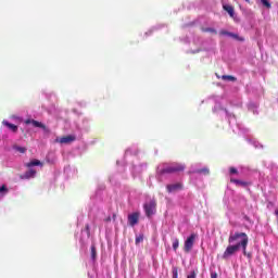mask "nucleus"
Listing matches in <instances>:
<instances>
[{"instance_id": "4be33fe9", "label": "nucleus", "mask_w": 278, "mask_h": 278, "mask_svg": "<svg viewBox=\"0 0 278 278\" xmlns=\"http://www.w3.org/2000/svg\"><path fill=\"white\" fill-rule=\"evenodd\" d=\"M262 5H264V8H267V10H270L271 4L268 0H261Z\"/></svg>"}, {"instance_id": "a211bd4d", "label": "nucleus", "mask_w": 278, "mask_h": 278, "mask_svg": "<svg viewBox=\"0 0 278 278\" xmlns=\"http://www.w3.org/2000/svg\"><path fill=\"white\" fill-rule=\"evenodd\" d=\"M143 241H144V235H139L135 239V244L138 245L140 242H143Z\"/></svg>"}, {"instance_id": "7c9ffc66", "label": "nucleus", "mask_w": 278, "mask_h": 278, "mask_svg": "<svg viewBox=\"0 0 278 278\" xmlns=\"http://www.w3.org/2000/svg\"><path fill=\"white\" fill-rule=\"evenodd\" d=\"M110 220H112V217H108V218L105 219V223H110Z\"/></svg>"}, {"instance_id": "c756f323", "label": "nucleus", "mask_w": 278, "mask_h": 278, "mask_svg": "<svg viewBox=\"0 0 278 278\" xmlns=\"http://www.w3.org/2000/svg\"><path fill=\"white\" fill-rule=\"evenodd\" d=\"M242 251H243V255H248V257L251 256V254H248V253H247V247H245L244 249H242Z\"/></svg>"}, {"instance_id": "b1692460", "label": "nucleus", "mask_w": 278, "mask_h": 278, "mask_svg": "<svg viewBox=\"0 0 278 278\" xmlns=\"http://www.w3.org/2000/svg\"><path fill=\"white\" fill-rule=\"evenodd\" d=\"M173 249L174 251H177V249H179V239H175L173 242Z\"/></svg>"}, {"instance_id": "dca6fc26", "label": "nucleus", "mask_w": 278, "mask_h": 278, "mask_svg": "<svg viewBox=\"0 0 278 278\" xmlns=\"http://www.w3.org/2000/svg\"><path fill=\"white\" fill-rule=\"evenodd\" d=\"M229 37L230 38H235V40H239L240 42H244V38L243 37H239L237 34L230 33Z\"/></svg>"}, {"instance_id": "5701e85b", "label": "nucleus", "mask_w": 278, "mask_h": 278, "mask_svg": "<svg viewBox=\"0 0 278 278\" xmlns=\"http://www.w3.org/2000/svg\"><path fill=\"white\" fill-rule=\"evenodd\" d=\"M202 31H204L205 34H207V33H208V34H218V33L216 31V29L210 28V27L203 28Z\"/></svg>"}, {"instance_id": "39448f33", "label": "nucleus", "mask_w": 278, "mask_h": 278, "mask_svg": "<svg viewBox=\"0 0 278 278\" xmlns=\"http://www.w3.org/2000/svg\"><path fill=\"white\" fill-rule=\"evenodd\" d=\"M139 220H140V213H132L128 215V224L130 225V227H136Z\"/></svg>"}, {"instance_id": "aec40b11", "label": "nucleus", "mask_w": 278, "mask_h": 278, "mask_svg": "<svg viewBox=\"0 0 278 278\" xmlns=\"http://www.w3.org/2000/svg\"><path fill=\"white\" fill-rule=\"evenodd\" d=\"M172 278H179V269L177 267L172 268Z\"/></svg>"}, {"instance_id": "cd10ccee", "label": "nucleus", "mask_w": 278, "mask_h": 278, "mask_svg": "<svg viewBox=\"0 0 278 278\" xmlns=\"http://www.w3.org/2000/svg\"><path fill=\"white\" fill-rule=\"evenodd\" d=\"M1 192H8V187H5V185L0 187V194H1Z\"/></svg>"}, {"instance_id": "2eb2a0df", "label": "nucleus", "mask_w": 278, "mask_h": 278, "mask_svg": "<svg viewBox=\"0 0 278 278\" xmlns=\"http://www.w3.org/2000/svg\"><path fill=\"white\" fill-rule=\"evenodd\" d=\"M14 151H17L18 153H27V148L20 147V146H13Z\"/></svg>"}, {"instance_id": "ddd939ff", "label": "nucleus", "mask_w": 278, "mask_h": 278, "mask_svg": "<svg viewBox=\"0 0 278 278\" xmlns=\"http://www.w3.org/2000/svg\"><path fill=\"white\" fill-rule=\"evenodd\" d=\"M223 81H238V78L231 75H223L222 76Z\"/></svg>"}, {"instance_id": "473e14b6", "label": "nucleus", "mask_w": 278, "mask_h": 278, "mask_svg": "<svg viewBox=\"0 0 278 278\" xmlns=\"http://www.w3.org/2000/svg\"><path fill=\"white\" fill-rule=\"evenodd\" d=\"M22 179H25V175L22 176Z\"/></svg>"}, {"instance_id": "6e6552de", "label": "nucleus", "mask_w": 278, "mask_h": 278, "mask_svg": "<svg viewBox=\"0 0 278 278\" xmlns=\"http://www.w3.org/2000/svg\"><path fill=\"white\" fill-rule=\"evenodd\" d=\"M26 125L33 124L34 127H39L40 129H47V126L36 119H26Z\"/></svg>"}, {"instance_id": "4468645a", "label": "nucleus", "mask_w": 278, "mask_h": 278, "mask_svg": "<svg viewBox=\"0 0 278 278\" xmlns=\"http://www.w3.org/2000/svg\"><path fill=\"white\" fill-rule=\"evenodd\" d=\"M195 173L198 175H210V168L203 167V168L197 169Z\"/></svg>"}, {"instance_id": "f257e3e1", "label": "nucleus", "mask_w": 278, "mask_h": 278, "mask_svg": "<svg viewBox=\"0 0 278 278\" xmlns=\"http://www.w3.org/2000/svg\"><path fill=\"white\" fill-rule=\"evenodd\" d=\"M229 245L223 253V260H229L232 255H236L240 249H245L249 247V235L245 232H230L228 237Z\"/></svg>"}, {"instance_id": "f03ea898", "label": "nucleus", "mask_w": 278, "mask_h": 278, "mask_svg": "<svg viewBox=\"0 0 278 278\" xmlns=\"http://www.w3.org/2000/svg\"><path fill=\"white\" fill-rule=\"evenodd\" d=\"M186 170V165L180 163H174L163 169H161L159 173L160 175H173L175 173H184Z\"/></svg>"}, {"instance_id": "20e7f679", "label": "nucleus", "mask_w": 278, "mask_h": 278, "mask_svg": "<svg viewBox=\"0 0 278 278\" xmlns=\"http://www.w3.org/2000/svg\"><path fill=\"white\" fill-rule=\"evenodd\" d=\"M197 240V233H191L187 240L185 241V253H190L192 251V247H194V241Z\"/></svg>"}, {"instance_id": "412c9836", "label": "nucleus", "mask_w": 278, "mask_h": 278, "mask_svg": "<svg viewBox=\"0 0 278 278\" xmlns=\"http://www.w3.org/2000/svg\"><path fill=\"white\" fill-rule=\"evenodd\" d=\"M26 177L27 179H29V177H36V169H30L28 172H26Z\"/></svg>"}, {"instance_id": "72a5a7b5", "label": "nucleus", "mask_w": 278, "mask_h": 278, "mask_svg": "<svg viewBox=\"0 0 278 278\" xmlns=\"http://www.w3.org/2000/svg\"><path fill=\"white\" fill-rule=\"evenodd\" d=\"M247 1V3H250V0H245Z\"/></svg>"}, {"instance_id": "7ed1b4c3", "label": "nucleus", "mask_w": 278, "mask_h": 278, "mask_svg": "<svg viewBox=\"0 0 278 278\" xmlns=\"http://www.w3.org/2000/svg\"><path fill=\"white\" fill-rule=\"evenodd\" d=\"M143 210L146 212V216L151 218L157 212V201L155 199L150 200L149 202L143 204Z\"/></svg>"}, {"instance_id": "9b49d317", "label": "nucleus", "mask_w": 278, "mask_h": 278, "mask_svg": "<svg viewBox=\"0 0 278 278\" xmlns=\"http://www.w3.org/2000/svg\"><path fill=\"white\" fill-rule=\"evenodd\" d=\"M230 184H236V186H243V187L249 186V182L242 181V180H238L236 178H231L230 179Z\"/></svg>"}, {"instance_id": "423d86ee", "label": "nucleus", "mask_w": 278, "mask_h": 278, "mask_svg": "<svg viewBox=\"0 0 278 278\" xmlns=\"http://www.w3.org/2000/svg\"><path fill=\"white\" fill-rule=\"evenodd\" d=\"M166 190L167 192H178V190H184V184L181 182H176V184H172V185H167L166 186Z\"/></svg>"}, {"instance_id": "f3484780", "label": "nucleus", "mask_w": 278, "mask_h": 278, "mask_svg": "<svg viewBox=\"0 0 278 278\" xmlns=\"http://www.w3.org/2000/svg\"><path fill=\"white\" fill-rule=\"evenodd\" d=\"M229 37L230 38H235V40H239L240 42H244V38L243 37H239L237 34L230 33Z\"/></svg>"}, {"instance_id": "1a4fd4ad", "label": "nucleus", "mask_w": 278, "mask_h": 278, "mask_svg": "<svg viewBox=\"0 0 278 278\" xmlns=\"http://www.w3.org/2000/svg\"><path fill=\"white\" fill-rule=\"evenodd\" d=\"M223 9L225 10V12H227L229 14V16L231 18H233V16L236 15V12H235L233 7L231 4H224Z\"/></svg>"}, {"instance_id": "bb28decb", "label": "nucleus", "mask_w": 278, "mask_h": 278, "mask_svg": "<svg viewBox=\"0 0 278 278\" xmlns=\"http://www.w3.org/2000/svg\"><path fill=\"white\" fill-rule=\"evenodd\" d=\"M231 33L227 31V30H220L219 31V36H229Z\"/></svg>"}, {"instance_id": "c85d7f7f", "label": "nucleus", "mask_w": 278, "mask_h": 278, "mask_svg": "<svg viewBox=\"0 0 278 278\" xmlns=\"http://www.w3.org/2000/svg\"><path fill=\"white\" fill-rule=\"evenodd\" d=\"M211 278H218V274L216 271L211 273Z\"/></svg>"}, {"instance_id": "a878e982", "label": "nucleus", "mask_w": 278, "mask_h": 278, "mask_svg": "<svg viewBox=\"0 0 278 278\" xmlns=\"http://www.w3.org/2000/svg\"><path fill=\"white\" fill-rule=\"evenodd\" d=\"M187 278H197V271L195 270H192L188 276Z\"/></svg>"}, {"instance_id": "393cba45", "label": "nucleus", "mask_w": 278, "mask_h": 278, "mask_svg": "<svg viewBox=\"0 0 278 278\" xmlns=\"http://www.w3.org/2000/svg\"><path fill=\"white\" fill-rule=\"evenodd\" d=\"M229 173L230 175H238V169L236 167H230Z\"/></svg>"}, {"instance_id": "2f4dec72", "label": "nucleus", "mask_w": 278, "mask_h": 278, "mask_svg": "<svg viewBox=\"0 0 278 278\" xmlns=\"http://www.w3.org/2000/svg\"><path fill=\"white\" fill-rule=\"evenodd\" d=\"M238 242H240V239H237V242H235L233 244H238Z\"/></svg>"}, {"instance_id": "6ab92c4d", "label": "nucleus", "mask_w": 278, "mask_h": 278, "mask_svg": "<svg viewBox=\"0 0 278 278\" xmlns=\"http://www.w3.org/2000/svg\"><path fill=\"white\" fill-rule=\"evenodd\" d=\"M91 260H97V247L91 245Z\"/></svg>"}, {"instance_id": "9d476101", "label": "nucleus", "mask_w": 278, "mask_h": 278, "mask_svg": "<svg viewBox=\"0 0 278 278\" xmlns=\"http://www.w3.org/2000/svg\"><path fill=\"white\" fill-rule=\"evenodd\" d=\"M2 125H4V127H8L9 129H11V131H13V134H16V131H18V126H16L8 121H3Z\"/></svg>"}, {"instance_id": "f8f14e48", "label": "nucleus", "mask_w": 278, "mask_h": 278, "mask_svg": "<svg viewBox=\"0 0 278 278\" xmlns=\"http://www.w3.org/2000/svg\"><path fill=\"white\" fill-rule=\"evenodd\" d=\"M28 168H31V166H42V162L38 160H33L29 163L26 164Z\"/></svg>"}, {"instance_id": "0eeeda50", "label": "nucleus", "mask_w": 278, "mask_h": 278, "mask_svg": "<svg viewBox=\"0 0 278 278\" xmlns=\"http://www.w3.org/2000/svg\"><path fill=\"white\" fill-rule=\"evenodd\" d=\"M56 142H60V144H71V142H75V136L68 135L61 137L60 139H56Z\"/></svg>"}]
</instances>
